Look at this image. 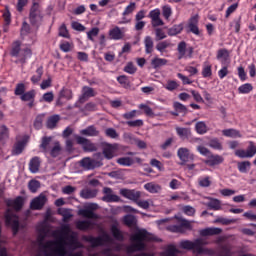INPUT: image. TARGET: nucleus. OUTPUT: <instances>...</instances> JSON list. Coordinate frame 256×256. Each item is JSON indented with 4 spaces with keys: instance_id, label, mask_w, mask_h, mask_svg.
<instances>
[{
    "instance_id": "052dcab7",
    "label": "nucleus",
    "mask_w": 256,
    "mask_h": 256,
    "mask_svg": "<svg viewBox=\"0 0 256 256\" xmlns=\"http://www.w3.org/2000/svg\"><path fill=\"white\" fill-rule=\"evenodd\" d=\"M168 47H171V42L170 41H162V42H159L157 45H156V49L157 51H159L160 53H163L165 51V49H167Z\"/></svg>"
},
{
    "instance_id": "aec40b11",
    "label": "nucleus",
    "mask_w": 256,
    "mask_h": 256,
    "mask_svg": "<svg viewBox=\"0 0 256 256\" xmlns=\"http://www.w3.org/2000/svg\"><path fill=\"white\" fill-rule=\"evenodd\" d=\"M125 28H119V26H116L109 30V37L110 39H113L114 41H119L125 37Z\"/></svg>"
},
{
    "instance_id": "6ab92c4d",
    "label": "nucleus",
    "mask_w": 256,
    "mask_h": 256,
    "mask_svg": "<svg viewBox=\"0 0 256 256\" xmlns=\"http://www.w3.org/2000/svg\"><path fill=\"white\" fill-rule=\"evenodd\" d=\"M97 95V93L95 92V90L89 86H84L82 88V95L79 97V101L80 103H85V101H87V99L91 98V97H95Z\"/></svg>"
},
{
    "instance_id": "39448f33",
    "label": "nucleus",
    "mask_w": 256,
    "mask_h": 256,
    "mask_svg": "<svg viewBox=\"0 0 256 256\" xmlns=\"http://www.w3.org/2000/svg\"><path fill=\"white\" fill-rule=\"evenodd\" d=\"M204 245H207V241L202 238H198L195 241L182 240L180 242L181 249H186L187 251H193L198 255H203V253H209V250L203 248Z\"/></svg>"
},
{
    "instance_id": "1a4fd4ad",
    "label": "nucleus",
    "mask_w": 256,
    "mask_h": 256,
    "mask_svg": "<svg viewBox=\"0 0 256 256\" xmlns=\"http://www.w3.org/2000/svg\"><path fill=\"white\" fill-rule=\"evenodd\" d=\"M177 51H178V59H191V57H193V47H189L187 49V43L185 41H181L178 44L177 47Z\"/></svg>"
},
{
    "instance_id": "8fccbe9b",
    "label": "nucleus",
    "mask_w": 256,
    "mask_h": 256,
    "mask_svg": "<svg viewBox=\"0 0 256 256\" xmlns=\"http://www.w3.org/2000/svg\"><path fill=\"white\" fill-rule=\"evenodd\" d=\"M173 107L177 113H181L182 115H187L188 113L187 107L180 102H174Z\"/></svg>"
},
{
    "instance_id": "f257e3e1",
    "label": "nucleus",
    "mask_w": 256,
    "mask_h": 256,
    "mask_svg": "<svg viewBox=\"0 0 256 256\" xmlns=\"http://www.w3.org/2000/svg\"><path fill=\"white\" fill-rule=\"evenodd\" d=\"M49 230L47 227H42L39 230V235L37 238L39 253L44 256H65L67 255V250L65 249V239L60 238L58 240L45 241Z\"/></svg>"
},
{
    "instance_id": "4468645a",
    "label": "nucleus",
    "mask_w": 256,
    "mask_h": 256,
    "mask_svg": "<svg viewBox=\"0 0 256 256\" xmlns=\"http://www.w3.org/2000/svg\"><path fill=\"white\" fill-rule=\"evenodd\" d=\"M178 223H180V225L168 226L167 230L171 231V233H183V227L185 229H191V222L186 219L178 218Z\"/></svg>"
},
{
    "instance_id": "c9c22d12",
    "label": "nucleus",
    "mask_w": 256,
    "mask_h": 256,
    "mask_svg": "<svg viewBox=\"0 0 256 256\" xmlns=\"http://www.w3.org/2000/svg\"><path fill=\"white\" fill-rule=\"evenodd\" d=\"M25 149V141H18L12 150V155H21Z\"/></svg>"
},
{
    "instance_id": "de8ad7c7",
    "label": "nucleus",
    "mask_w": 256,
    "mask_h": 256,
    "mask_svg": "<svg viewBox=\"0 0 256 256\" xmlns=\"http://www.w3.org/2000/svg\"><path fill=\"white\" fill-rule=\"evenodd\" d=\"M183 31V24L174 25L172 28L168 29V35L173 37L179 35Z\"/></svg>"
},
{
    "instance_id": "ea45409f",
    "label": "nucleus",
    "mask_w": 256,
    "mask_h": 256,
    "mask_svg": "<svg viewBox=\"0 0 256 256\" xmlns=\"http://www.w3.org/2000/svg\"><path fill=\"white\" fill-rule=\"evenodd\" d=\"M42 77H43V66H40L36 70V75H33L31 77V81H32L33 85H37V83H39V81H41Z\"/></svg>"
},
{
    "instance_id": "6e6d98bb",
    "label": "nucleus",
    "mask_w": 256,
    "mask_h": 256,
    "mask_svg": "<svg viewBox=\"0 0 256 256\" xmlns=\"http://www.w3.org/2000/svg\"><path fill=\"white\" fill-rule=\"evenodd\" d=\"M207 207H209V209H213L214 211H219V209H221V201L212 199L207 203Z\"/></svg>"
},
{
    "instance_id": "79ce46f5",
    "label": "nucleus",
    "mask_w": 256,
    "mask_h": 256,
    "mask_svg": "<svg viewBox=\"0 0 256 256\" xmlns=\"http://www.w3.org/2000/svg\"><path fill=\"white\" fill-rule=\"evenodd\" d=\"M239 219H228L223 217H218L214 220V223H221V225H232L233 223H237Z\"/></svg>"
},
{
    "instance_id": "7c9ffc66",
    "label": "nucleus",
    "mask_w": 256,
    "mask_h": 256,
    "mask_svg": "<svg viewBox=\"0 0 256 256\" xmlns=\"http://www.w3.org/2000/svg\"><path fill=\"white\" fill-rule=\"evenodd\" d=\"M176 133L178 136H180L181 139H188L189 137H191L190 128L176 127Z\"/></svg>"
},
{
    "instance_id": "423d86ee",
    "label": "nucleus",
    "mask_w": 256,
    "mask_h": 256,
    "mask_svg": "<svg viewBox=\"0 0 256 256\" xmlns=\"http://www.w3.org/2000/svg\"><path fill=\"white\" fill-rule=\"evenodd\" d=\"M44 17L45 14L43 13V8H41L39 3L34 2L29 11L28 19L30 21V25L39 29V27H41V23H43Z\"/></svg>"
},
{
    "instance_id": "a18cd8bd",
    "label": "nucleus",
    "mask_w": 256,
    "mask_h": 256,
    "mask_svg": "<svg viewBox=\"0 0 256 256\" xmlns=\"http://www.w3.org/2000/svg\"><path fill=\"white\" fill-rule=\"evenodd\" d=\"M61 151H62L61 144L59 142H55L54 146L50 150V155L53 158L59 157V155H61Z\"/></svg>"
},
{
    "instance_id": "09e8293b",
    "label": "nucleus",
    "mask_w": 256,
    "mask_h": 256,
    "mask_svg": "<svg viewBox=\"0 0 256 256\" xmlns=\"http://www.w3.org/2000/svg\"><path fill=\"white\" fill-rule=\"evenodd\" d=\"M124 223L127 227H135L137 225V218L133 215H126L124 217Z\"/></svg>"
},
{
    "instance_id": "b1692460",
    "label": "nucleus",
    "mask_w": 256,
    "mask_h": 256,
    "mask_svg": "<svg viewBox=\"0 0 256 256\" xmlns=\"http://www.w3.org/2000/svg\"><path fill=\"white\" fill-rule=\"evenodd\" d=\"M80 135H85L86 137H99L100 132L95 125H91L86 129L81 130Z\"/></svg>"
},
{
    "instance_id": "e2e57ef3",
    "label": "nucleus",
    "mask_w": 256,
    "mask_h": 256,
    "mask_svg": "<svg viewBox=\"0 0 256 256\" xmlns=\"http://www.w3.org/2000/svg\"><path fill=\"white\" fill-rule=\"evenodd\" d=\"M59 37H64V39H69L71 35H69V30H67V26L65 24H62L59 28Z\"/></svg>"
},
{
    "instance_id": "4c0bfd02",
    "label": "nucleus",
    "mask_w": 256,
    "mask_h": 256,
    "mask_svg": "<svg viewBox=\"0 0 256 256\" xmlns=\"http://www.w3.org/2000/svg\"><path fill=\"white\" fill-rule=\"evenodd\" d=\"M195 130L198 135H205V133H207V124L203 121H199L195 125Z\"/></svg>"
},
{
    "instance_id": "2eb2a0df",
    "label": "nucleus",
    "mask_w": 256,
    "mask_h": 256,
    "mask_svg": "<svg viewBox=\"0 0 256 256\" xmlns=\"http://www.w3.org/2000/svg\"><path fill=\"white\" fill-rule=\"evenodd\" d=\"M101 165H103V163L92 159L91 157H85L80 161V166H82L83 169H86V171L97 169V167H101Z\"/></svg>"
},
{
    "instance_id": "9b49d317",
    "label": "nucleus",
    "mask_w": 256,
    "mask_h": 256,
    "mask_svg": "<svg viewBox=\"0 0 256 256\" xmlns=\"http://www.w3.org/2000/svg\"><path fill=\"white\" fill-rule=\"evenodd\" d=\"M177 156L179 157L180 165H185V163H189V161H195V154L191 153L189 148H179L177 151Z\"/></svg>"
},
{
    "instance_id": "dca6fc26",
    "label": "nucleus",
    "mask_w": 256,
    "mask_h": 256,
    "mask_svg": "<svg viewBox=\"0 0 256 256\" xmlns=\"http://www.w3.org/2000/svg\"><path fill=\"white\" fill-rule=\"evenodd\" d=\"M45 203H47V196L40 194L31 201L30 209H32V211H41V209L45 207Z\"/></svg>"
},
{
    "instance_id": "a211bd4d",
    "label": "nucleus",
    "mask_w": 256,
    "mask_h": 256,
    "mask_svg": "<svg viewBox=\"0 0 256 256\" xmlns=\"http://www.w3.org/2000/svg\"><path fill=\"white\" fill-rule=\"evenodd\" d=\"M143 163V160L139 157L131 158V157H121L116 160V163L118 165H122V167H131V165H134V163Z\"/></svg>"
},
{
    "instance_id": "bf43d9fd",
    "label": "nucleus",
    "mask_w": 256,
    "mask_h": 256,
    "mask_svg": "<svg viewBox=\"0 0 256 256\" xmlns=\"http://www.w3.org/2000/svg\"><path fill=\"white\" fill-rule=\"evenodd\" d=\"M118 83L124 87V89H129L131 87V84L129 82V78L127 76L122 75L117 78Z\"/></svg>"
},
{
    "instance_id": "a878e982",
    "label": "nucleus",
    "mask_w": 256,
    "mask_h": 256,
    "mask_svg": "<svg viewBox=\"0 0 256 256\" xmlns=\"http://www.w3.org/2000/svg\"><path fill=\"white\" fill-rule=\"evenodd\" d=\"M24 199L21 196H18L15 200H9L7 202L8 207H13L15 211H21L23 209Z\"/></svg>"
},
{
    "instance_id": "4d7b16f0",
    "label": "nucleus",
    "mask_w": 256,
    "mask_h": 256,
    "mask_svg": "<svg viewBox=\"0 0 256 256\" xmlns=\"http://www.w3.org/2000/svg\"><path fill=\"white\" fill-rule=\"evenodd\" d=\"M39 187H41V183L37 180H31L28 183V188L31 191V193H37Z\"/></svg>"
},
{
    "instance_id": "f704fd0d",
    "label": "nucleus",
    "mask_w": 256,
    "mask_h": 256,
    "mask_svg": "<svg viewBox=\"0 0 256 256\" xmlns=\"http://www.w3.org/2000/svg\"><path fill=\"white\" fill-rule=\"evenodd\" d=\"M144 45H145V52L149 55L153 53V38L151 36H146L144 39Z\"/></svg>"
},
{
    "instance_id": "5fc2aeb1",
    "label": "nucleus",
    "mask_w": 256,
    "mask_h": 256,
    "mask_svg": "<svg viewBox=\"0 0 256 256\" xmlns=\"http://www.w3.org/2000/svg\"><path fill=\"white\" fill-rule=\"evenodd\" d=\"M218 61H227L229 59V51L227 49H220L217 52Z\"/></svg>"
},
{
    "instance_id": "680f3d73",
    "label": "nucleus",
    "mask_w": 256,
    "mask_h": 256,
    "mask_svg": "<svg viewBox=\"0 0 256 256\" xmlns=\"http://www.w3.org/2000/svg\"><path fill=\"white\" fill-rule=\"evenodd\" d=\"M246 153H248V157H255L256 155V145L255 142L250 141L247 147Z\"/></svg>"
},
{
    "instance_id": "7ed1b4c3",
    "label": "nucleus",
    "mask_w": 256,
    "mask_h": 256,
    "mask_svg": "<svg viewBox=\"0 0 256 256\" xmlns=\"http://www.w3.org/2000/svg\"><path fill=\"white\" fill-rule=\"evenodd\" d=\"M10 55L18 58L16 63H22V65H25V63H27V59L33 55V52L29 47L21 48V41L16 40L12 43Z\"/></svg>"
},
{
    "instance_id": "4be33fe9",
    "label": "nucleus",
    "mask_w": 256,
    "mask_h": 256,
    "mask_svg": "<svg viewBox=\"0 0 256 256\" xmlns=\"http://www.w3.org/2000/svg\"><path fill=\"white\" fill-rule=\"evenodd\" d=\"M223 161L224 159L222 156L211 154L210 156H208V159L204 161V163L206 165H209V167H215V165H221Z\"/></svg>"
},
{
    "instance_id": "a19ab883",
    "label": "nucleus",
    "mask_w": 256,
    "mask_h": 256,
    "mask_svg": "<svg viewBox=\"0 0 256 256\" xmlns=\"http://www.w3.org/2000/svg\"><path fill=\"white\" fill-rule=\"evenodd\" d=\"M58 214L63 217L64 223H67L71 217H73V214L69 211L67 208H60L58 209Z\"/></svg>"
},
{
    "instance_id": "58836bf2",
    "label": "nucleus",
    "mask_w": 256,
    "mask_h": 256,
    "mask_svg": "<svg viewBox=\"0 0 256 256\" xmlns=\"http://www.w3.org/2000/svg\"><path fill=\"white\" fill-rule=\"evenodd\" d=\"M91 227V221L88 220H79L76 222V228L79 229V231H87Z\"/></svg>"
},
{
    "instance_id": "20e7f679",
    "label": "nucleus",
    "mask_w": 256,
    "mask_h": 256,
    "mask_svg": "<svg viewBox=\"0 0 256 256\" xmlns=\"http://www.w3.org/2000/svg\"><path fill=\"white\" fill-rule=\"evenodd\" d=\"M57 233H59V239H64V247L68 245L69 247H78L79 240L77 238V233L71 230L69 225H64L61 227L60 231L54 232V237H57Z\"/></svg>"
},
{
    "instance_id": "37998d69",
    "label": "nucleus",
    "mask_w": 256,
    "mask_h": 256,
    "mask_svg": "<svg viewBox=\"0 0 256 256\" xmlns=\"http://www.w3.org/2000/svg\"><path fill=\"white\" fill-rule=\"evenodd\" d=\"M51 141H52L51 137L44 136L42 138V143L40 144V149H42V151L44 153H47V151H49V145H51Z\"/></svg>"
},
{
    "instance_id": "bb28decb",
    "label": "nucleus",
    "mask_w": 256,
    "mask_h": 256,
    "mask_svg": "<svg viewBox=\"0 0 256 256\" xmlns=\"http://www.w3.org/2000/svg\"><path fill=\"white\" fill-rule=\"evenodd\" d=\"M39 167H41V158L35 156L29 162V169L31 173H39Z\"/></svg>"
},
{
    "instance_id": "f03ea898",
    "label": "nucleus",
    "mask_w": 256,
    "mask_h": 256,
    "mask_svg": "<svg viewBox=\"0 0 256 256\" xmlns=\"http://www.w3.org/2000/svg\"><path fill=\"white\" fill-rule=\"evenodd\" d=\"M130 240L134 244L127 247V252L135 253V251H143L145 249L143 241H157V238L153 234H149L147 230H139L130 236Z\"/></svg>"
},
{
    "instance_id": "f3484780",
    "label": "nucleus",
    "mask_w": 256,
    "mask_h": 256,
    "mask_svg": "<svg viewBox=\"0 0 256 256\" xmlns=\"http://www.w3.org/2000/svg\"><path fill=\"white\" fill-rule=\"evenodd\" d=\"M119 150V144H106L102 150L105 159L111 160Z\"/></svg>"
},
{
    "instance_id": "9d476101",
    "label": "nucleus",
    "mask_w": 256,
    "mask_h": 256,
    "mask_svg": "<svg viewBox=\"0 0 256 256\" xmlns=\"http://www.w3.org/2000/svg\"><path fill=\"white\" fill-rule=\"evenodd\" d=\"M76 142L78 145H82L83 151L86 153H93V151L97 150V146L85 137L76 136Z\"/></svg>"
},
{
    "instance_id": "338daca9",
    "label": "nucleus",
    "mask_w": 256,
    "mask_h": 256,
    "mask_svg": "<svg viewBox=\"0 0 256 256\" xmlns=\"http://www.w3.org/2000/svg\"><path fill=\"white\" fill-rule=\"evenodd\" d=\"M162 15L165 19L169 20V17L173 15V10L171 9V6H163L162 7Z\"/></svg>"
},
{
    "instance_id": "e433bc0d",
    "label": "nucleus",
    "mask_w": 256,
    "mask_h": 256,
    "mask_svg": "<svg viewBox=\"0 0 256 256\" xmlns=\"http://www.w3.org/2000/svg\"><path fill=\"white\" fill-rule=\"evenodd\" d=\"M61 118L59 115H53L51 116L47 121V128L48 129H55L57 127V124L59 123V120Z\"/></svg>"
},
{
    "instance_id": "393cba45",
    "label": "nucleus",
    "mask_w": 256,
    "mask_h": 256,
    "mask_svg": "<svg viewBox=\"0 0 256 256\" xmlns=\"http://www.w3.org/2000/svg\"><path fill=\"white\" fill-rule=\"evenodd\" d=\"M201 237H209L213 235H221L223 233V229L221 228H205L200 230Z\"/></svg>"
},
{
    "instance_id": "603ef678",
    "label": "nucleus",
    "mask_w": 256,
    "mask_h": 256,
    "mask_svg": "<svg viewBox=\"0 0 256 256\" xmlns=\"http://www.w3.org/2000/svg\"><path fill=\"white\" fill-rule=\"evenodd\" d=\"M209 147H211L212 149H216L218 151H221L223 149V144H221V142L219 141V139L217 138H213L209 141L208 143Z\"/></svg>"
},
{
    "instance_id": "c85d7f7f",
    "label": "nucleus",
    "mask_w": 256,
    "mask_h": 256,
    "mask_svg": "<svg viewBox=\"0 0 256 256\" xmlns=\"http://www.w3.org/2000/svg\"><path fill=\"white\" fill-rule=\"evenodd\" d=\"M169 61L165 58L155 57L151 60V66L153 69H160V67H165Z\"/></svg>"
},
{
    "instance_id": "69168bd1",
    "label": "nucleus",
    "mask_w": 256,
    "mask_h": 256,
    "mask_svg": "<svg viewBox=\"0 0 256 256\" xmlns=\"http://www.w3.org/2000/svg\"><path fill=\"white\" fill-rule=\"evenodd\" d=\"M199 187H211V178L206 176L198 180Z\"/></svg>"
},
{
    "instance_id": "c03bdc74",
    "label": "nucleus",
    "mask_w": 256,
    "mask_h": 256,
    "mask_svg": "<svg viewBox=\"0 0 256 256\" xmlns=\"http://www.w3.org/2000/svg\"><path fill=\"white\" fill-rule=\"evenodd\" d=\"M222 134L224 135V137H232V138L241 137V133L235 129H225L222 131Z\"/></svg>"
},
{
    "instance_id": "ddd939ff",
    "label": "nucleus",
    "mask_w": 256,
    "mask_h": 256,
    "mask_svg": "<svg viewBox=\"0 0 256 256\" xmlns=\"http://www.w3.org/2000/svg\"><path fill=\"white\" fill-rule=\"evenodd\" d=\"M148 17L151 19V25L154 28L163 27V25H165V22L161 19V10L159 9L151 10Z\"/></svg>"
},
{
    "instance_id": "412c9836",
    "label": "nucleus",
    "mask_w": 256,
    "mask_h": 256,
    "mask_svg": "<svg viewBox=\"0 0 256 256\" xmlns=\"http://www.w3.org/2000/svg\"><path fill=\"white\" fill-rule=\"evenodd\" d=\"M197 25H199V16L195 15L190 18L188 27L194 35H201V31H199V26Z\"/></svg>"
},
{
    "instance_id": "c756f323",
    "label": "nucleus",
    "mask_w": 256,
    "mask_h": 256,
    "mask_svg": "<svg viewBox=\"0 0 256 256\" xmlns=\"http://www.w3.org/2000/svg\"><path fill=\"white\" fill-rule=\"evenodd\" d=\"M144 188L146 189V191H148L149 193H160L161 191V185L153 183V182H149L146 183L144 185Z\"/></svg>"
},
{
    "instance_id": "2f4dec72",
    "label": "nucleus",
    "mask_w": 256,
    "mask_h": 256,
    "mask_svg": "<svg viewBox=\"0 0 256 256\" xmlns=\"http://www.w3.org/2000/svg\"><path fill=\"white\" fill-rule=\"evenodd\" d=\"M79 215L85 217L86 219H99V216L90 209L79 210Z\"/></svg>"
},
{
    "instance_id": "cd10ccee",
    "label": "nucleus",
    "mask_w": 256,
    "mask_h": 256,
    "mask_svg": "<svg viewBox=\"0 0 256 256\" xmlns=\"http://www.w3.org/2000/svg\"><path fill=\"white\" fill-rule=\"evenodd\" d=\"M97 189H83L80 191V197H82V199H95V197H97Z\"/></svg>"
},
{
    "instance_id": "13d9d810",
    "label": "nucleus",
    "mask_w": 256,
    "mask_h": 256,
    "mask_svg": "<svg viewBox=\"0 0 256 256\" xmlns=\"http://www.w3.org/2000/svg\"><path fill=\"white\" fill-rule=\"evenodd\" d=\"M251 91H253V85L249 83L243 84L238 88V93L241 94L251 93Z\"/></svg>"
},
{
    "instance_id": "3c124183",
    "label": "nucleus",
    "mask_w": 256,
    "mask_h": 256,
    "mask_svg": "<svg viewBox=\"0 0 256 256\" xmlns=\"http://www.w3.org/2000/svg\"><path fill=\"white\" fill-rule=\"evenodd\" d=\"M102 201H105V203H119V201H121V198L116 194H112L108 196H103Z\"/></svg>"
},
{
    "instance_id": "864d4df0",
    "label": "nucleus",
    "mask_w": 256,
    "mask_h": 256,
    "mask_svg": "<svg viewBox=\"0 0 256 256\" xmlns=\"http://www.w3.org/2000/svg\"><path fill=\"white\" fill-rule=\"evenodd\" d=\"M21 101H33L35 100V90L24 92L20 97Z\"/></svg>"
},
{
    "instance_id": "f8f14e48",
    "label": "nucleus",
    "mask_w": 256,
    "mask_h": 256,
    "mask_svg": "<svg viewBox=\"0 0 256 256\" xmlns=\"http://www.w3.org/2000/svg\"><path fill=\"white\" fill-rule=\"evenodd\" d=\"M120 195H122V197H124L125 199L133 201L134 203H137V201L141 199V192L135 189H120Z\"/></svg>"
},
{
    "instance_id": "6e6552de",
    "label": "nucleus",
    "mask_w": 256,
    "mask_h": 256,
    "mask_svg": "<svg viewBox=\"0 0 256 256\" xmlns=\"http://www.w3.org/2000/svg\"><path fill=\"white\" fill-rule=\"evenodd\" d=\"M6 225L11 227L13 235L19 233V217L13 213L12 209H8L5 215Z\"/></svg>"
},
{
    "instance_id": "473e14b6",
    "label": "nucleus",
    "mask_w": 256,
    "mask_h": 256,
    "mask_svg": "<svg viewBox=\"0 0 256 256\" xmlns=\"http://www.w3.org/2000/svg\"><path fill=\"white\" fill-rule=\"evenodd\" d=\"M111 232H112L114 239H116V241H124L125 240V236H123V232H121V230H119V228H117L116 225H112Z\"/></svg>"
},
{
    "instance_id": "72a5a7b5",
    "label": "nucleus",
    "mask_w": 256,
    "mask_h": 256,
    "mask_svg": "<svg viewBox=\"0 0 256 256\" xmlns=\"http://www.w3.org/2000/svg\"><path fill=\"white\" fill-rule=\"evenodd\" d=\"M9 139V127L7 125L3 124L0 126V141L2 143H5Z\"/></svg>"
},
{
    "instance_id": "0eeeda50",
    "label": "nucleus",
    "mask_w": 256,
    "mask_h": 256,
    "mask_svg": "<svg viewBox=\"0 0 256 256\" xmlns=\"http://www.w3.org/2000/svg\"><path fill=\"white\" fill-rule=\"evenodd\" d=\"M86 243H90L92 248L103 247L105 243H111V236L104 234L103 236L93 237V236H83Z\"/></svg>"
},
{
    "instance_id": "5701e85b",
    "label": "nucleus",
    "mask_w": 256,
    "mask_h": 256,
    "mask_svg": "<svg viewBox=\"0 0 256 256\" xmlns=\"http://www.w3.org/2000/svg\"><path fill=\"white\" fill-rule=\"evenodd\" d=\"M61 99H66L67 101H70V99H73V91L69 88H62L58 94V105H61Z\"/></svg>"
},
{
    "instance_id": "774afa93",
    "label": "nucleus",
    "mask_w": 256,
    "mask_h": 256,
    "mask_svg": "<svg viewBox=\"0 0 256 256\" xmlns=\"http://www.w3.org/2000/svg\"><path fill=\"white\" fill-rule=\"evenodd\" d=\"M177 253H179V250L175 246H169L163 256H177Z\"/></svg>"
},
{
    "instance_id": "49530a36",
    "label": "nucleus",
    "mask_w": 256,
    "mask_h": 256,
    "mask_svg": "<svg viewBox=\"0 0 256 256\" xmlns=\"http://www.w3.org/2000/svg\"><path fill=\"white\" fill-rule=\"evenodd\" d=\"M237 167L240 173H247V171L251 169V162L249 161L238 162Z\"/></svg>"
},
{
    "instance_id": "0e129e2a",
    "label": "nucleus",
    "mask_w": 256,
    "mask_h": 256,
    "mask_svg": "<svg viewBox=\"0 0 256 256\" xmlns=\"http://www.w3.org/2000/svg\"><path fill=\"white\" fill-rule=\"evenodd\" d=\"M106 137H110V139H119V133L114 128H108L105 130Z\"/></svg>"
}]
</instances>
